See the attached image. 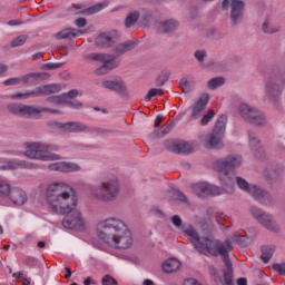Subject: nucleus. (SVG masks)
Masks as SVG:
<instances>
[{
  "mask_svg": "<svg viewBox=\"0 0 285 285\" xmlns=\"http://www.w3.org/2000/svg\"><path fill=\"white\" fill-rule=\"evenodd\" d=\"M193 190L197 197H217L224 194V189L208 183H199L194 185Z\"/></svg>",
  "mask_w": 285,
  "mask_h": 285,
  "instance_id": "obj_17",
  "label": "nucleus"
},
{
  "mask_svg": "<svg viewBox=\"0 0 285 285\" xmlns=\"http://www.w3.org/2000/svg\"><path fill=\"white\" fill-rule=\"evenodd\" d=\"M66 214L67 216L62 220L63 228H69V230H81L83 228V217L81 216V212L75 209V206H71Z\"/></svg>",
  "mask_w": 285,
  "mask_h": 285,
  "instance_id": "obj_16",
  "label": "nucleus"
},
{
  "mask_svg": "<svg viewBox=\"0 0 285 285\" xmlns=\"http://www.w3.org/2000/svg\"><path fill=\"white\" fill-rule=\"evenodd\" d=\"M224 83H226V78L216 77V78H212L210 80H208L207 87L209 88V90H216V88L224 86Z\"/></svg>",
  "mask_w": 285,
  "mask_h": 285,
  "instance_id": "obj_38",
  "label": "nucleus"
},
{
  "mask_svg": "<svg viewBox=\"0 0 285 285\" xmlns=\"http://www.w3.org/2000/svg\"><path fill=\"white\" fill-rule=\"evenodd\" d=\"M10 193H12L10 183L0 179V195H2V197H10Z\"/></svg>",
  "mask_w": 285,
  "mask_h": 285,
  "instance_id": "obj_44",
  "label": "nucleus"
},
{
  "mask_svg": "<svg viewBox=\"0 0 285 285\" xmlns=\"http://www.w3.org/2000/svg\"><path fill=\"white\" fill-rule=\"evenodd\" d=\"M109 2L105 1V2H99L96 3L89 8L86 9H81V8H71V12L75 16H85V17H90L91 14H97V12H101V10H104V8H108Z\"/></svg>",
  "mask_w": 285,
  "mask_h": 285,
  "instance_id": "obj_20",
  "label": "nucleus"
},
{
  "mask_svg": "<svg viewBox=\"0 0 285 285\" xmlns=\"http://www.w3.org/2000/svg\"><path fill=\"white\" fill-rule=\"evenodd\" d=\"M200 228L204 233H207V235L215 233V225H213L210 219H203L200 222Z\"/></svg>",
  "mask_w": 285,
  "mask_h": 285,
  "instance_id": "obj_43",
  "label": "nucleus"
},
{
  "mask_svg": "<svg viewBox=\"0 0 285 285\" xmlns=\"http://www.w3.org/2000/svg\"><path fill=\"white\" fill-rule=\"evenodd\" d=\"M40 90L42 92V97L46 96H50V95H57L59 92H61V85H47V86H42L40 87Z\"/></svg>",
  "mask_w": 285,
  "mask_h": 285,
  "instance_id": "obj_34",
  "label": "nucleus"
},
{
  "mask_svg": "<svg viewBox=\"0 0 285 285\" xmlns=\"http://www.w3.org/2000/svg\"><path fill=\"white\" fill-rule=\"evenodd\" d=\"M75 24L77 26V28H86V26H88V21L86 20V18H78L75 20Z\"/></svg>",
  "mask_w": 285,
  "mask_h": 285,
  "instance_id": "obj_62",
  "label": "nucleus"
},
{
  "mask_svg": "<svg viewBox=\"0 0 285 285\" xmlns=\"http://www.w3.org/2000/svg\"><path fill=\"white\" fill-rule=\"evenodd\" d=\"M183 285H202V283L195 278H187L184 281Z\"/></svg>",
  "mask_w": 285,
  "mask_h": 285,
  "instance_id": "obj_63",
  "label": "nucleus"
},
{
  "mask_svg": "<svg viewBox=\"0 0 285 285\" xmlns=\"http://www.w3.org/2000/svg\"><path fill=\"white\" fill-rule=\"evenodd\" d=\"M94 132H96V135H112L115 132H117L115 129L112 128H101V127H96L94 128Z\"/></svg>",
  "mask_w": 285,
  "mask_h": 285,
  "instance_id": "obj_51",
  "label": "nucleus"
},
{
  "mask_svg": "<svg viewBox=\"0 0 285 285\" xmlns=\"http://www.w3.org/2000/svg\"><path fill=\"white\" fill-rule=\"evenodd\" d=\"M273 253H275V248L268 246L262 247L261 259H263L264 264H268L271 262Z\"/></svg>",
  "mask_w": 285,
  "mask_h": 285,
  "instance_id": "obj_39",
  "label": "nucleus"
},
{
  "mask_svg": "<svg viewBox=\"0 0 285 285\" xmlns=\"http://www.w3.org/2000/svg\"><path fill=\"white\" fill-rule=\"evenodd\" d=\"M41 70H58L59 68H63V62H47L41 65Z\"/></svg>",
  "mask_w": 285,
  "mask_h": 285,
  "instance_id": "obj_49",
  "label": "nucleus"
},
{
  "mask_svg": "<svg viewBox=\"0 0 285 285\" xmlns=\"http://www.w3.org/2000/svg\"><path fill=\"white\" fill-rule=\"evenodd\" d=\"M24 157L29 159H40L41 161H55L61 159L57 154H50L52 146L46 142H27Z\"/></svg>",
  "mask_w": 285,
  "mask_h": 285,
  "instance_id": "obj_7",
  "label": "nucleus"
},
{
  "mask_svg": "<svg viewBox=\"0 0 285 285\" xmlns=\"http://www.w3.org/2000/svg\"><path fill=\"white\" fill-rule=\"evenodd\" d=\"M173 128H175V124L169 122L161 127V129H157L154 131V139H161V137H166V135H170Z\"/></svg>",
  "mask_w": 285,
  "mask_h": 285,
  "instance_id": "obj_32",
  "label": "nucleus"
},
{
  "mask_svg": "<svg viewBox=\"0 0 285 285\" xmlns=\"http://www.w3.org/2000/svg\"><path fill=\"white\" fill-rule=\"evenodd\" d=\"M157 95H164V89H150L145 97V101H150V99H153V97H157Z\"/></svg>",
  "mask_w": 285,
  "mask_h": 285,
  "instance_id": "obj_53",
  "label": "nucleus"
},
{
  "mask_svg": "<svg viewBox=\"0 0 285 285\" xmlns=\"http://www.w3.org/2000/svg\"><path fill=\"white\" fill-rule=\"evenodd\" d=\"M209 99L210 98L208 94L200 95L199 99L193 107L191 119H199V117H202V114L204 112V110H206V107L208 106Z\"/></svg>",
  "mask_w": 285,
  "mask_h": 285,
  "instance_id": "obj_22",
  "label": "nucleus"
},
{
  "mask_svg": "<svg viewBox=\"0 0 285 285\" xmlns=\"http://www.w3.org/2000/svg\"><path fill=\"white\" fill-rule=\"evenodd\" d=\"M249 213L252 217H254V219L257 222V224L263 226V228H266V230H269V233H279V224H277V220L273 214L265 212L257 206H252L249 208Z\"/></svg>",
  "mask_w": 285,
  "mask_h": 285,
  "instance_id": "obj_11",
  "label": "nucleus"
},
{
  "mask_svg": "<svg viewBox=\"0 0 285 285\" xmlns=\"http://www.w3.org/2000/svg\"><path fill=\"white\" fill-rule=\"evenodd\" d=\"M226 124L228 116L222 115L217 120L210 134L202 137L205 148L222 150L224 148V137L226 136Z\"/></svg>",
  "mask_w": 285,
  "mask_h": 285,
  "instance_id": "obj_5",
  "label": "nucleus"
},
{
  "mask_svg": "<svg viewBox=\"0 0 285 285\" xmlns=\"http://www.w3.org/2000/svg\"><path fill=\"white\" fill-rule=\"evenodd\" d=\"M262 30L265 35H275V32H279V28L271 26V22L268 21L263 23Z\"/></svg>",
  "mask_w": 285,
  "mask_h": 285,
  "instance_id": "obj_47",
  "label": "nucleus"
},
{
  "mask_svg": "<svg viewBox=\"0 0 285 285\" xmlns=\"http://www.w3.org/2000/svg\"><path fill=\"white\" fill-rule=\"evenodd\" d=\"M37 111L36 115H41V112H50L51 115H62V112L58 109H51V108H46V107H42V108H37Z\"/></svg>",
  "mask_w": 285,
  "mask_h": 285,
  "instance_id": "obj_57",
  "label": "nucleus"
},
{
  "mask_svg": "<svg viewBox=\"0 0 285 285\" xmlns=\"http://www.w3.org/2000/svg\"><path fill=\"white\" fill-rule=\"evenodd\" d=\"M168 79H170V72H163L156 79V83H157V86H164L166 83V81H168Z\"/></svg>",
  "mask_w": 285,
  "mask_h": 285,
  "instance_id": "obj_54",
  "label": "nucleus"
},
{
  "mask_svg": "<svg viewBox=\"0 0 285 285\" xmlns=\"http://www.w3.org/2000/svg\"><path fill=\"white\" fill-rule=\"evenodd\" d=\"M97 235L101 242L116 250H128L132 247V232L121 218L109 217L98 223Z\"/></svg>",
  "mask_w": 285,
  "mask_h": 285,
  "instance_id": "obj_2",
  "label": "nucleus"
},
{
  "mask_svg": "<svg viewBox=\"0 0 285 285\" xmlns=\"http://www.w3.org/2000/svg\"><path fill=\"white\" fill-rule=\"evenodd\" d=\"M171 224L175 228H180L181 233L188 237L189 244L194 246L199 255H212V257L223 256L225 268H223V277L226 285H233V263L228 253L233 250V242L226 239L225 243L213 236H200L199 232L193 225H183L184 220L178 215L171 217Z\"/></svg>",
  "mask_w": 285,
  "mask_h": 285,
  "instance_id": "obj_1",
  "label": "nucleus"
},
{
  "mask_svg": "<svg viewBox=\"0 0 285 285\" xmlns=\"http://www.w3.org/2000/svg\"><path fill=\"white\" fill-rule=\"evenodd\" d=\"M174 202H178L179 204H185V206H190V202H188V197L185 196L184 193L179 190L173 191Z\"/></svg>",
  "mask_w": 285,
  "mask_h": 285,
  "instance_id": "obj_42",
  "label": "nucleus"
},
{
  "mask_svg": "<svg viewBox=\"0 0 285 285\" xmlns=\"http://www.w3.org/2000/svg\"><path fill=\"white\" fill-rule=\"evenodd\" d=\"M72 190L66 183H51L47 187V204L57 215H66L70 212L71 206H77V198L70 195Z\"/></svg>",
  "mask_w": 285,
  "mask_h": 285,
  "instance_id": "obj_3",
  "label": "nucleus"
},
{
  "mask_svg": "<svg viewBox=\"0 0 285 285\" xmlns=\"http://www.w3.org/2000/svg\"><path fill=\"white\" fill-rule=\"evenodd\" d=\"M179 87L181 88V90L185 95H188V92H190V90H193V85L186 77H184L179 80Z\"/></svg>",
  "mask_w": 285,
  "mask_h": 285,
  "instance_id": "obj_45",
  "label": "nucleus"
},
{
  "mask_svg": "<svg viewBox=\"0 0 285 285\" xmlns=\"http://www.w3.org/2000/svg\"><path fill=\"white\" fill-rule=\"evenodd\" d=\"M101 87L105 90H109L110 92H115L119 97H122V99H130V92L128 91L126 81L121 78L104 79L101 81Z\"/></svg>",
  "mask_w": 285,
  "mask_h": 285,
  "instance_id": "obj_13",
  "label": "nucleus"
},
{
  "mask_svg": "<svg viewBox=\"0 0 285 285\" xmlns=\"http://www.w3.org/2000/svg\"><path fill=\"white\" fill-rule=\"evenodd\" d=\"M140 13L138 10L130 11L127 13L124 20L125 28H132L137 24V21H139Z\"/></svg>",
  "mask_w": 285,
  "mask_h": 285,
  "instance_id": "obj_29",
  "label": "nucleus"
},
{
  "mask_svg": "<svg viewBox=\"0 0 285 285\" xmlns=\"http://www.w3.org/2000/svg\"><path fill=\"white\" fill-rule=\"evenodd\" d=\"M156 10L142 8L140 10V23L142 28H150L155 21Z\"/></svg>",
  "mask_w": 285,
  "mask_h": 285,
  "instance_id": "obj_26",
  "label": "nucleus"
},
{
  "mask_svg": "<svg viewBox=\"0 0 285 285\" xmlns=\"http://www.w3.org/2000/svg\"><path fill=\"white\" fill-rule=\"evenodd\" d=\"M248 195H250L256 202H259V204H263V206H273V204H275V198L259 186L253 185Z\"/></svg>",
  "mask_w": 285,
  "mask_h": 285,
  "instance_id": "obj_18",
  "label": "nucleus"
},
{
  "mask_svg": "<svg viewBox=\"0 0 285 285\" xmlns=\"http://www.w3.org/2000/svg\"><path fill=\"white\" fill-rule=\"evenodd\" d=\"M75 37H77V29L75 28L62 29L55 35V38L58 39V41L61 39H75Z\"/></svg>",
  "mask_w": 285,
  "mask_h": 285,
  "instance_id": "obj_33",
  "label": "nucleus"
},
{
  "mask_svg": "<svg viewBox=\"0 0 285 285\" xmlns=\"http://www.w3.org/2000/svg\"><path fill=\"white\" fill-rule=\"evenodd\" d=\"M264 92L269 104L274 105L275 108H277V106H279V99L282 97V94L284 92V87L282 86L278 75L271 73L264 80Z\"/></svg>",
  "mask_w": 285,
  "mask_h": 285,
  "instance_id": "obj_9",
  "label": "nucleus"
},
{
  "mask_svg": "<svg viewBox=\"0 0 285 285\" xmlns=\"http://www.w3.org/2000/svg\"><path fill=\"white\" fill-rule=\"evenodd\" d=\"M47 79H50L48 72H31L21 77L9 78L3 81V86H19L21 83H33V81H46Z\"/></svg>",
  "mask_w": 285,
  "mask_h": 285,
  "instance_id": "obj_14",
  "label": "nucleus"
},
{
  "mask_svg": "<svg viewBox=\"0 0 285 285\" xmlns=\"http://www.w3.org/2000/svg\"><path fill=\"white\" fill-rule=\"evenodd\" d=\"M238 112L244 121L256 128H264L268 124L266 114L248 104H240Z\"/></svg>",
  "mask_w": 285,
  "mask_h": 285,
  "instance_id": "obj_10",
  "label": "nucleus"
},
{
  "mask_svg": "<svg viewBox=\"0 0 285 285\" xmlns=\"http://www.w3.org/2000/svg\"><path fill=\"white\" fill-rule=\"evenodd\" d=\"M62 97H65V101H69L68 99H75L79 97V90L72 89L67 94H62Z\"/></svg>",
  "mask_w": 285,
  "mask_h": 285,
  "instance_id": "obj_60",
  "label": "nucleus"
},
{
  "mask_svg": "<svg viewBox=\"0 0 285 285\" xmlns=\"http://www.w3.org/2000/svg\"><path fill=\"white\" fill-rule=\"evenodd\" d=\"M63 94L59 96H51L47 98L48 104H56L58 106H63L66 104Z\"/></svg>",
  "mask_w": 285,
  "mask_h": 285,
  "instance_id": "obj_48",
  "label": "nucleus"
},
{
  "mask_svg": "<svg viewBox=\"0 0 285 285\" xmlns=\"http://www.w3.org/2000/svg\"><path fill=\"white\" fill-rule=\"evenodd\" d=\"M207 68H212V70H215L216 72H225V70H228V65L225 61H210L207 63Z\"/></svg>",
  "mask_w": 285,
  "mask_h": 285,
  "instance_id": "obj_41",
  "label": "nucleus"
},
{
  "mask_svg": "<svg viewBox=\"0 0 285 285\" xmlns=\"http://www.w3.org/2000/svg\"><path fill=\"white\" fill-rule=\"evenodd\" d=\"M37 97H43L42 91H41V87H36L33 90L31 91H26L23 94H13L10 96V99L12 100H23V99H35Z\"/></svg>",
  "mask_w": 285,
  "mask_h": 285,
  "instance_id": "obj_28",
  "label": "nucleus"
},
{
  "mask_svg": "<svg viewBox=\"0 0 285 285\" xmlns=\"http://www.w3.org/2000/svg\"><path fill=\"white\" fill-rule=\"evenodd\" d=\"M208 269L215 282H222V277H219V271H217L215 266L210 265Z\"/></svg>",
  "mask_w": 285,
  "mask_h": 285,
  "instance_id": "obj_59",
  "label": "nucleus"
},
{
  "mask_svg": "<svg viewBox=\"0 0 285 285\" xmlns=\"http://www.w3.org/2000/svg\"><path fill=\"white\" fill-rule=\"evenodd\" d=\"M48 168H49V170H53L57 173H63V161L49 164Z\"/></svg>",
  "mask_w": 285,
  "mask_h": 285,
  "instance_id": "obj_56",
  "label": "nucleus"
},
{
  "mask_svg": "<svg viewBox=\"0 0 285 285\" xmlns=\"http://www.w3.org/2000/svg\"><path fill=\"white\" fill-rule=\"evenodd\" d=\"M57 126L66 132H86L88 130V126L79 121L57 122Z\"/></svg>",
  "mask_w": 285,
  "mask_h": 285,
  "instance_id": "obj_23",
  "label": "nucleus"
},
{
  "mask_svg": "<svg viewBox=\"0 0 285 285\" xmlns=\"http://www.w3.org/2000/svg\"><path fill=\"white\" fill-rule=\"evenodd\" d=\"M9 166L11 170H17V168H27L29 170H31L32 168H37V165L32 163H28L26 160H19V159L9 160Z\"/></svg>",
  "mask_w": 285,
  "mask_h": 285,
  "instance_id": "obj_30",
  "label": "nucleus"
},
{
  "mask_svg": "<svg viewBox=\"0 0 285 285\" xmlns=\"http://www.w3.org/2000/svg\"><path fill=\"white\" fill-rule=\"evenodd\" d=\"M68 108H73L75 110H79V108H83V104L79 102L78 100H65V105Z\"/></svg>",
  "mask_w": 285,
  "mask_h": 285,
  "instance_id": "obj_55",
  "label": "nucleus"
},
{
  "mask_svg": "<svg viewBox=\"0 0 285 285\" xmlns=\"http://www.w3.org/2000/svg\"><path fill=\"white\" fill-rule=\"evenodd\" d=\"M7 110L11 115H20V117H35L37 115V107L30 105L11 104L7 106Z\"/></svg>",
  "mask_w": 285,
  "mask_h": 285,
  "instance_id": "obj_19",
  "label": "nucleus"
},
{
  "mask_svg": "<svg viewBox=\"0 0 285 285\" xmlns=\"http://www.w3.org/2000/svg\"><path fill=\"white\" fill-rule=\"evenodd\" d=\"M181 263L176 258H169L163 264V271L165 273H175L179 271Z\"/></svg>",
  "mask_w": 285,
  "mask_h": 285,
  "instance_id": "obj_31",
  "label": "nucleus"
},
{
  "mask_svg": "<svg viewBox=\"0 0 285 285\" xmlns=\"http://www.w3.org/2000/svg\"><path fill=\"white\" fill-rule=\"evenodd\" d=\"M237 284L238 285H248V282L246 281V278L240 277V278L237 279Z\"/></svg>",
  "mask_w": 285,
  "mask_h": 285,
  "instance_id": "obj_64",
  "label": "nucleus"
},
{
  "mask_svg": "<svg viewBox=\"0 0 285 285\" xmlns=\"http://www.w3.org/2000/svg\"><path fill=\"white\" fill-rule=\"evenodd\" d=\"M138 43L139 42L137 40H127L114 46V55L94 52L89 53L87 56V59H91V61H100L101 63H106V61L115 59V57H122V55H128V52H132V50L137 48Z\"/></svg>",
  "mask_w": 285,
  "mask_h": 285,
  "instance_id": "obj_8",
  "label": "nucleus"
},
{
  "mask_svg": "<svg viewBox=\"0 0 285 285\" xmlns=\"http://www.w3.org/2000/svg\"><path fill=\"white\" fill-rule=\"evenodd\" d=\"M273 271H275L276 273H278V275H285V263H281V264H274L272 266Z\"/></svg>",
  "mask_w": 285,
  "mask_h": 285,
  "instance_id": "obj_61",
  "label": "nucleus"
},
{
  "mask_svg": "<svg viewBox=\"0 0 285 285\" xmlns=\"http://www.w3.org/2000/svg\"><path fill=\"white\" fill-rule=\"evenodd\" d=\"M119 56H116L106 62H102V66L96 69V75L101 76V75H108L110 70H115V68H119L121 60H118Z\"/></svg>",
  "mask_w": 285,
  "mask_h": 285,
  "instance_id": "obj_25",
  "label": "nucleus"
},
{
  "mask_svg": "<svg viewBox=\"0 0 285 285\" xmlns=\"http://www.w3.org/2000/svg\"><path fill=\"white\" fill-rule=\"evenodd\" d=\"M28 41V35H20L16 39H13L10 43L11 48H19L23 46Z\"/></svg>",
  "mask_w": 285,
  "mask_h": 285,
  "instance_id": "obj_46",
  "label": "nucleus"
},
{
  "mask_svg": "<svg viewBox=\"0 0 285 285\" xmlns=\"http://www.w3.org/2000/svg\"><path fill=\"white\" fill-rule=\"evenodd\" d=\"M194 57L199 63H204L206 57H208V51H206V49L196 50Z\"/></svg>",
  "mask_w": 285,
  "mask_h": 285,
  "instance_id": "obj_50",
  "label": "nucleus"
},
{
  "mask_svg": "<svg viewBox=\"0 0 285 285\" xmlns=\"http://www.w3.org/2000/svg\"><path fill=\"white\" fill-rule=\"evenodd\" d=\"M81 166L77 163L62 161V173H79Z\"/></svg>",
  "mask_w": 285,
  "mask_h": 285,
  "instance_id": "obj_40",
  "label": "nucleus"
},
{
  "mask_svg": "<svg viewBox=\"0 0 285 285\" xmlns=\"http://www.w3.org/2000/svg\"><path fill=\"white\" fill-rule=\"evenodd\" d=\"M165 148L174 155H191V153H195V144L186 140H166Z\"/></svg>",
  "mask_w": 285,
  "mask_h": 285,
  "instance_id": "obj_15",
  "label": "nucleus"
},
{
  "mask_svg": "<svg viewBox=\"0 0 285 285\" xmlns=\"http://www.w3.org/2000/svg\"><path fill=\"white\" fill-rule=\"evenodd\" d=\"M102 285H117V279L111 275H105L101 279Z\"/></svg>",
  "mask_w": 285,
  "mask_h": 285,
  "instance_id": "obj_58",
  "label": "nucleus"
},
{
  "mask_svg": "<svg viewBox=\"0 0 285 285\" xmlns=\"http://www.w3.org/2000/svg\"><path fill=\"white\" fill-rule=\"evenodd\" d=\"M235 181H236V186H238L240 190L247 194L250 191V189L254 186V185H250L246 179L239 176L235 177Z\"/></svg>",
  "mask_w": 285,
  "mask_h": 285,
  "instance_id": "obj_37",
  "label": "nucleus"
},
{
  "mask_svg": "<svg viewBox=\"0 0 285 285\" xmlns=\"http://www.w3.org/2000/svg\"><path fill=\"white\" fill-rule=\"evenodd\" d=\"M243 161L244 159L239 155H229L215 161V169L222 174L219 179L224 188L233 186V177L230 176V170H233V168H239Z\"/></svg>",
  "mask_w": 285,
  "mask_h": 285,
  "instance_id": "obj_6",
  "label": "nucleus"
},
{
  "mask_svg": "<svg viewBox=\"0 0 285 285\" xmlns=\"http://www.w3.org/2000/svg\"><path fill=\"white\" fill-rule=\"evenodd\" d=\"M215 118V110L210 109L207 115L203 116L200 124H203V126H208V124H210V120H213Z\"/></svg>",
  "mask_w": 285,
  "mask_h": 285,
  "instance_id": "obj_52",
  "label": "nucleus"
},
{
  "mask_svg": "<svg viewBox=\"0 0 285 285\" xmlns=\"http://www.w3.org/2000/svg\"><path fill=\"white\" fill-rule=\"evenodd\" d=\"M248 139H249V146H250L252 150H259V148L262 146V141L259 140L257 132L249 130Z\"/></svg>",
  "mask_w": 285,
  "mask_h": 285,
  "instance_id": "obj_35",
  "label": "nucleus"
},
{
  "mask_svg": "<svg viewBox=\"0 0 285 285\" xmlns=\"http://www.w3.org/2000/svg\"><path fill=\"white\" fill-rule=\"evenodd\" d=\"M121 185L119 178L115 175L107 176L97 186L90 187V195L98 202H115L119 197Z\"/></svg>",
  "mask_w": 285,
  "mask_h": 285,
  "instance_id": "obj_4",
  "label": "nucleus"
},
{
  "mask_svg": "<svg viewBox=\"0 0 285 285\" xmlns=\"http://www.w3.org/2000/svg\"><path fill=\"white\" fill-rule=\"evenodd\" d=\"M179 28V21L176 19H168L159 22V31L163 35H173Z\"/></svg>",
  "mask_w": 285,
  "mask_h": 285,
  "instance_id": "obj_27",
  "label": "nucleus"
},
{
  "mask_svg": "<svg viewBox=\"0 0 285 285\" xmlns=\"http://www.w3.org/2000/svg\"><path fill=\"white\" fill-rule=\"evenodd\" d=\"M9 199L14 206H23L28 202V194L23 189L16 187L11 189Z\"/></svg>",
  "mask_w": 285,
  "mask_h": 285,
  "instance_id": "obj_24",
  "label": "nucleus"
},
{
  "mask_svg": "<svg viewBox=\"0 0 285 285\" xmlns=\"http://www.w3.org/2000/svg\"><path fill=\"white\" fill-rule=\"evenodd\" d=\"M232 239L243 248H246V246H250V244H253V239L248 236L234 235Z\"/></svg>",
  "mask_w": 285,
  "mask_h": 285,
  "instance_id": "obj_36",
  "label": "nucleus"
},
{
  "mask_svg": "<svg viewBox=\"0 0 285 285\" xmlns=\"http://www.w3.org/2000/svg\"><path fill=\"white\" fill-rule=\"evenodd\" d=\"M117 43V33L115 31L102 32L96 38L98 48H112Z\"/></svg>",
  "mask_w": 285,
  "mask_h": 285,
  "instance_id": "obj_21",
  "label": "nucleus"
},
{
  "mask_svg": "<svg viewBox=\"0 0 285 285\" xmlns=\"http://www.w3.org/2000/svg\"><path fill=\"white\" fill-rule=\"evenodd\" d=\"M246 2L244 0H223L222 9L229 10V21L232 26H239L244 19Z\"/></svg>",
  "mask_w": 285,
  "mask_h": 285,
  "instance_id": "obj_12",
  "label": "nucleus"
}]
</instances>
